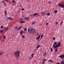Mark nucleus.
Here are the masks:
<instances>
[{
	"instance_id": "f257e3e1",
	"label": "nucleus",
	"mask_w": 64,
	"mask_h": 64,
	"mask_svg": "<svg viewBox=\"0 0 64 64\" xmlns=\"http://www.w3.org/2000/svg\"><path fill=\"white\" fill-rule=\"evenodd\" d=\"M28 34H33L35 31V30L33 28H29L28 30Z\"/></svg>"
},
{
	"instance_id": "f03ea898",
	"label": "nucleus",
	"mask_w": 64,
	"mask_h": 64,
	"mask_svg": "<svg viewBox=\"0 0 64 64\" xmlns=\"http://www.w3.org/2000/svg\"><path fill=\"white\" fill-rule=\"evenodd\" d=\"M20 54V52L19 51H18L17 50L14 53V54L15 57H17L18 58L19 57Z\"/></svg>"
},
{
	"instance_id": "7ed1b4c3",
	"label": "nucleus",
	"mask_w": 64,
	"mask_h": 64,
	"mask_svg": "<svg viewBox=\"0 0 64 64\" xmlns=\"http://www.w3.org/2000/svg\"><path fill=\"white\" fill-rule=\"evenodd\" d=\"M59 46H60L59 44H57L55 46V47H54V48H56L55 49V52H56L58 51V48H57V47H59Z\"/></svg>"
},
{
	"instance_id": "20e7f679",
	"label": "nucleus",
	"mask_w": 64,
	"mask_h": 64,
	"mask_svg": "<svg viewBox=\"0 0 64 64\" xmlns=\"http://www.w3.org/2000/svg\"><path fill=\"white\" fill-rule=\"evenodd\" d=\"M56 45H57V42H54V44L52 46V47L53 48H54V47H55V46H56Z\"/></svg>"
},
{
	"instance_id": "39448f33",
	"label": "nucleus",
	"mask_w": 64,
	"mask_h": 64,
	"mask_svg": "<svg viewBox=\"0 0 64 64\" xmlns=\"http://www.w3.org/2000/svg\"><path fill=\"white\" fill-rule=\"evenodd\" d=\"M59 57H60L61 59H62L64 58V54H62Z\"/></svg>"
},
{
	"instance_id": "423d86ee",
	"label": "nucleus",
	"mask_w": 64,
	"mask_h": 64,
	"mask_svg": "<svg viewBox=\"0 0 64 64\" xmlns=\"http://www.w3.org/2000/svg\"><path fill=\"white\" fill-rule=\"evenodd\" d=\"M39 14L38 13H35L34 14H31L30 15V16H32V15H33V16H36V15H38Z\"/></svg>"
},
{
	"instance_id": "0eeeda50",
	"label": "nucleus",
	"mask_w": 64,
	"mask_h": 64,
	"mask_svg": "<svg viewBox=\"0 0 64 64\" xmlns=\"http://www.w3.org/2000/svg\"><path fill=\"white\" fill-rule=\"evenodd\" d=\"M40 37H41V35L38 36L36 38V39L38 40L39 39H40Z\"/></svg>"
},
{
	"instance_id": "6e6552de",
	"label": "nucleus",
	"mask_w": 64,
	"mask_h": 64,
	"mask_svg": "<svg viewBox=\"0 0 64 64\" xmlns=\"http://www.w3.org/2000/svg\"><path fill=\"white\" fill-rule=\"evenodd\" d=\"M46 55H47L46 52H44L43 54V56L45 57V56Z\"/></svg>"
},
{
	"instance_id": "1a4fd4ad",
	"label": "nucleus",
	"mask_w": 64,
	"mask_h": 64,
	"mask_svg": "<svg viewBox=\"0 0 64 64\" xmlns=\"http://www.w3.org/2000/svg\"><path fill=\"white\" fill-rule=\"evenodd\" d=\"M9 29V28H8V27H7L6 28L4 29V30L5 31H7V30H8Z\"/></svg>"
},
{
	"instance_id": "9d476101",
	"label": "nucleus",
	"mask_w": 64,
	"mask_h": 64,
	"mask_svg": "<svg viewBox=\"0 0 64 64\" xmlns=\"http://www.w3.org/2000/svg\"><path fill=\"white\" fill-rule=\"evenodd\" d=\"M46 12H42V15H45L46 14Z\"/></svg>"
},
{
	"instance_id": "9b49d317",
	"label": "nucleus",
	"mask_w": 64,
	"mask_h": 64,
	"mask_svg": "<svg viewBox=\"0 0 64 64\" xmlns=\"http://www.w3.org/2000/svg\"><path fill=\"white\" fill-rule=\"evenodd\" d=\"M7 10H5V11H4V13H5L4 15H5V16H6V15H7Z\"/></svg>"
},
{
	"instance_id": "f8f14e48",
	"label": "nucleus",
	"mask_w": 64,
	"mask_h": 64,
	"mask_svg": "<svg viewBox=\"0 0 64 64\" xmlns=\"http://www.w3.org/2000/svg\"><path fill=\"white\" fill-rule=\"evenodd\" d=\"M20 34L21 35H22L23 34V32L22 31V30H21L20 31Z\"/></svg>"
},
{
	"instance_id": "ddd939ff",
	"label": "nucleus",
	"mask_w": 64,
	"mask_h": 64,
	"mask_svg": "<svg viewBox=\"0 0 64 64\" xmlns=\"http://www.w3.org/2000/svg\"><path fill=\"white\" fill-rule=\"evenodd\" d=\"M60 64H64V60L60 62Z\"/></svg>"
},
{
	"instance_id": "4468645a",
	"label": "nucleus",
	"mask_w": 64,
	"mask_h": 64,
	"mask_svg": "<svg viewBox=\"0 0 64 64\" xmlns=\"http://www.w3.org/2000/svg\"><path fill=\"white\" fill-rule=\"evenodd\" d=\"M58 45H60H60L61 44V42H58Z\"/></svg>"
},
{
	"instance_id": "2eb2a0df",
	"label": "nucleus",
	"mask_w": 64,
	"mask_h": 64,
	"mask_svg": "<svg viewBox=\"0 0 64 64\" xmlns=\"http://www.w3.org/2000/svg\"><path fill=\"white\" fill-rule=\"evenodd\" d=\"M25 20H29V18H28L27 17H26L24 18Z\"/></svg>"
},
{
	"instance_id": "dca6fc26",
	"label": "nucleus",
	"mask_w": 64,
	"mask_h": 64,
	"mask_svg": "<svg viewBox=\"0 0 64 64\" xmlns=\"http://www.w3.org/2000/svg\"><path fill=\"white\" fill-rule=\"evenodd\" d=\"M12 3H16V2L15 1V0H13L12 1Z\"/></svg>"
},
{
	"instance_id": "f3484780",
	"label": "nucleus",
	"mask_w": 64,
	"mask_h": 64,
	"mask_svg": "<svg viewBox=\"0 0 64 64\" xmlns=\"http://www.w3.org/2000/svg\"><path fill=\"white\" fill-rule=\"evenodd\" d=\"M24 22H25V21H22V20L20 22V23H24Z\"/></svg>"
},
{
	"instance_id": "a211bd4d",
	"label": "nucleus",
	"mask_w": 64,
	"mask_h": 64,
	"mask_svg": "<svg viewBox=\"0 0 64 64\" xmlns=\"http://www.w3.org/2000/svg\"><path fill=\"white\" fill-rule=\"evenodd\" d=\"M23 26H21L20 27H19L18 28V30H20V29H21L22 28V27Z\"/></svg>"
},
{
	"instance_id": "6ab92c4d",
	"label": "nucleus",
	"mask_w": 64,
	"mask_h": 64,
	"mask_svg": "<svg viewBox=\"0 0 64 64\" xmlns=\"http://www.w3.org/2000/svg\"><path fill=\"white\" fill-rule=\"evenodd\" d=\"M22 38L23 39V38H25V36L24 35H22Z\"/></svg>"
},
{
	"instance_id": "aec40b11",
	"label": "nucleus",
	"mask_w": 64,
	"mask_h": 64,
	"mask_svg": "<svg viewBox=\"0 0 64 64\" xmlns=\"http://www.w3.org/2000/svg\"><path fill=\"white\" fill-rule=\"evenodd\" d=\"M40 47V46H39V45H38V46L37 47V49H38V48H39Z\"/></svg>"
},
{
	"instance_id": "412c9836",
	"label": "nucleus",
	"mask_w": 64,
	"mask_h": 64,
	"mask_svg": "<svg viewBox=\"0 0 64 64\" xmlns=\"http://www.w3.org/2000/svg\"><path fill=\"white\" fill-rule=\"evenodd\" d=\"M35 24V22H32V25H34V24Z\"/></svg>"
},
{
	"instance_id": "4be33fe9",
	"label": "nucleus",
	"mask_w": 64,
	"mask_h": 64,
	"mask_svg": "<svg viewBox=\"0 0 64 64\" xmlns=\"http://www.w3.org/2000/svg\"><path fill=\"white\" fill-rule=\"evenodd\" d=\"M54 12L55 13H57V10H55L54 11Z\"/></svg>"
},
{
	"instance_id": "5701e85b",
	"label": "nucleus",
	"mask_w": 64,
	"mask_h": 64,
	"mask_svg": "<svg viewBox=\"0 0 64 64\" xmlns=\"http://www.w3.org/2000/svg\"><path fill=\"white\" fill-rule=\"evenodd\" d=\"M3 54V52H0V56L2 55V54Z\"/></svg>"
},
{
	"instance_id": "b1692460",
	"label": "nucleus",
	"mask_w": 64,
	"mask_h": 64,
	"mask_svg": "<svg viewBox=\"0 0 64 64\" xmlns=\"http://www.w3.org/2000/svg\"><path fill=\"white\" fill-rule=\"evenodd\" d=\"M59 6L60 7H61V6H62V4L60 3L59 4Z\"/></svg>"
},
{
	"instance_id": "393cba45",
	"label": "nucleus",
	"mask_w": 64,
	"mask_h": 64,
	"mask_svg": "<svg viewBox=\"0 0 64 64\" xmlns=\"http://www.w3.org/2000/svg\"><path fill=\"white\" fill-rule=\"evenodd\" d=\"M50 50L51 51H52V52H53V48H51Z\"/></svg>"
},
{
	"instance_id": "a878e982",
	"label": "nucleus",
	"mask_w": 64,
	"mask_h": 64,
	"mask_svg": "<svg viewBox=\"0 0 64 64\" xmlns=\"http://www.w3.org/2000/svg\"><path fill=\"white\" fill-rule=\"evenodd\" d=\"M48 62H52L53 63V61H52L51 60H48Z\"/></svg>"
},
{
	"instance_id": "bb28decb",
	"label": "nucleus",
	"mask_w": 64,
	"mask_h": 64,
	"mask_svg": "<svg viewBox=\"0 0 64 64\" xmlns=\"http://www.w3.org/2000/svg\"><path fill=\"white\" fill-rule=\"evenodd\" d=\"M3 38H4V39H5V38H6V36L5 35H4L3 36Z\"/></svg>"
},
{
	"instance_id": "cd10ccee",
	"label": "nucleus",
	"mask_w": 64,
	"mask_h": 64,
	"mask_svg": "<svg viewBox=\"0 0 64 64\" xmlns=\"http://www.w3.org/2000/svg\"><path fill=\"white\" fill-rule=\"evenodd\" d=\"M34 55V54H32L31 55V56L32 58H33V55Z\"/></svg>"
},
{
	"instance_id": "c85d7f7f",
	"label": "nucleus",
	"mask_w": 64,
	"mask_h": 64,
	"mask_svg": "<svg viewBox=\"0 0 64 64\" xmlns=\"http://www.w3.org/2000/svg\"><path fill=\"white\" fill-rule=\"evenodd\" d=\"M61 7L62 8H64V5H62L61 6Z\"/></svg>"
},
{
	"instance_id": "c756f323",
	"label": "nucleus",
	"mask_w": 64,
	"mask_h": 64,
	"mask_svg": "<svg viewBox=\"0 0 64 64\" xmlns=\"http://www.w3.org/2000/svg\"><path fill=\"white\" fill-rule=\"evenodd\" d=\"M55 37H53V38H52V40H55Z\"/></svg>"
},
{
	"instance_id": "7c9ffc66",
	"label": "nucleus",
	"mask_w": 64,
	"mask_h": 64,
	"mask_svg": "<svg viewBox=\"0 0 64 64\" xmlns=\"http://www.w3.org/2000/svg\"><path fill=\"white\" fill-rule=\"evenodd\" d=\"M3 32V30H0V33H2Z\"/></svg>"
},
{
	"instance_id": "2f4dec72",
	"label": "nucleus",
	"mask_w": 64,
	"mask_h": 64,
	"mask_svg": "<svg viewBox=\"0 0 64 64\" xmlns=\"http://www.w3.org/2000/svg\"><path fill=\"white\" fill-rule=\"evenodd\" d=\"M44 36V35H42L41 36H40V37L41 38H42V37H43Z\"/></svg>"
},
{
	"instance_id": "473e14b6",
	"label": "nucleus",
	"mask_w": 64,
	"mask_h": 64,
	"mask_svg": "<svg viewBox=\"0 0 64 64\" xmlns=\"http://www.w3.org/2000/svg\"><path fill=\"white\" fill-rule=\"evenodd\" d=\"M43 60L44 61H47V60H46L45 59H43Z\"/></svg>"
},
{
	"instance_id": "72a5a7b5",
	"label": "nucleus",
	"mask_w": 64,
	"mask_h": 64,
	"mask_svg": "<svg viewBox=\"0 0 64 64\" xmlns=\"http://www.w3.org/2000/svg\"><path fill=\"white\" fill-rule=\"evenodd\" d=\"M62 22H61L60 24V26H61V25H62Z\"/></svg>"
},
{
	"instance_id": "f704fd0d",
	"label": "nucleus",
	"mask_w": 64,
	"mask_h": 64,
	"mask_svg": "<svg viewBox=\"0 0 64 64\" xmlns=\"http://www.w3.org/2000/svg\"><path fill=\"white\" fill-rule=\"evenodd\" d=\"M10 17H8L7 18V19L8 20V19H10Z\"/></svg>"
},
{
	"instance_id": "c9c22d12",
	"label": "nucleus",
	"mask_w": 64,
	"mask_h": 64,
	"mask_svg": "<svg viewBox=\"0 0 64 64\" xmlns=\"http://www.w3.org/2000/svg\"><path fill=\"white\" fill-rule=\"evenodd\" d=\"M47 15L49 16V15H50V13H48L47 14Z\"/></svg>"
},
{
	"instance_id": "e433bc0d",
	"label": "nucleus",
	"mask_w": 64,
	"mask_h": 64,
	"mask_svg": "<svg viewBox=\"0 0 64 64\" xmlns=\"http://www.w3.org/2000/svg\"><path fill=\"white\" fill-rule=\"evenodd\" d=\"M12 19H13V18H12L11 17H10V20H12Z\"/></svg>"
},
{
	"instance_id": "4c0bfd02",
	"label": "nucleus",
	"mask_w": 64,
	"mask_h": 64,
	"mask_svg": "<svg viewBox=\"0 0 64 64\" xmlns=\"http://www.w3.org/2000/svg\"><path fill=\"white\" fill-rule=\"evenodd\" d=\"M24 31H27V28H25L24 29Z\"/></svg>"
},
{
	"instance_id": "58836bf2",
	"label": "nucleus",
	"mask_w": 64,
	"mask_h": 64,
	"mask_svg": "<svg viewBox=\"0 0 64 64\" xmlns=\"http://www.w3.org/2000/svg\"><path fill=\"white\" fill-rule=\"evenodd\" d=\"M56 25H57V24H58V22H56Z\"/></svg>"
},
{
	"instance_id": "ea45409f",
	"label": "nucleus",
	"mask_w": 64,
	"mask_h": 64,
	"mask_svg": "<svg viewBox=\"0 0 64 64\" xmlns=\"http://www.w3.org/2000/svg\"><path fill=\"white\" fill-rule=\"evenodd\" d=\"M4 6H6V4H5V3H4Z\"/></svg>"
},
{
	"instance_id": "a19ab883",
	"label": "nucleus",
	"mask_w": 64,
	"mask_h": 64,
	"mask_svg": "<svg viewBox=\"0 0 64 64\" xmlns=\"http://www.w3.org/2000/svg\"><path fill=\"white\" fill-rule=\"evenodd\" d=\"M1 28H3V26H1Z\"/></svg>"
},
{
	"instance_id": "79ce46f5",
	"label": "nucleus",
	"mask_w": 64,
	"mask_h": 64,
	"mask_svg": "<svg viewBox=\"0 0 64 64\" xmlns=\"http://www.w3.org/2000/svg\"><path fill=\"white\" fill-rule=\"evenodd\" d=\"M25 10V9H24V8H22V10Z\"/></svg>"
},
{
	"instance_id": "37998d69",
	"label": "nucleus",
	"mask_w": 64,
	"mask_h": 64,
	"mask_svg": "<svg viewBox=\"0 0 64 64\" xmlns=\"http://www.w3.org/2000/svg\"><path fill=\"white\" fill-rule=\"evenodd\" d=\"M15 28H16V29H17V26H16Z\"/></svg>"
},
{
	"instance_id": "c03bdc74",
	"label": "nucleus",
	"mask_w": 64,
	"mask_h": 64,
	"mask_svg": "<svg viewBox=\"0 0 64 64\" xmlns=\"http://www.w3.org/2000/svg\"><path fill=\"white\" fill-rule=\"evenodd\" d=\"M44 63V61H43L42 62V63Z\"/></svg>"
},
{
	"instance_id": "a18cd8bd",
	"label": "nucleus",
	"mask_w": 64,
	"mask_h": 64,
	"mask_svg": "<svg viewBox=\"0 0 64 64\" xmlns=\"http://www.w3.org/2000/svg\"><path fill=\"white\" fill-rule=\"evenodd\" d=\"M36 34L37 35H39V33H37Z\"/></svg>"
},
{
	"instance_id": "49530a36",
	"label": "nucleus",
	"mask_w": 64,
	"mask_h": 64,
	"mask_svg": "<svg viewBox=\"0 0 64 64\" xmlns=\"http://www.w3.org/2000/svg\"><path fill=\"white\" fill-rule=\"evenodd\" d=\"M22 18H21L20 19V21H22Z\"/></svg>"
},
{
	"instance_id": "de8ad7c7",
	"label": "nucleus",
	"mask_w": 64,
	"mask_h": 64,
	"mask_svg": "<svg viewBox=\"0 0 64 64\" xmlns=\"http://www.w3.org/2000/svg\"><path fill=\"white\" fill-rule=\"evenodd\" d=\"M48 23H47L46 24V25H48Z\"/></svg>"
},
{
	"instance_id": "09e8293b",
	"label": "nucleus",
	"mask_w": 64,
	"mask_h": 64,
	"mask_svg": "<svg viewBox=\"0 0 64 64\" xmlns=\"http://www.w3.org/2000/svg\"><path fill=\"white\" fill-rule=\"evenodd\" d=\"M4 1H9V0H4Z\"/></svg>"
},
{
	"instance_id": "8fccbe9b",
	"label": "nucleus",
	"mask_w": 64,
	"mask_h": 64,
	"mask_svg": "<svg viewBox=\"0 0 64 64\" xmlns=\"http://www.w3.org/2000/svg\"><path fill=\"white\" fill-rule=\"evenodd\" d=\"M25 15H24L23 16H22V17H25Z\"/></svg>"
},
{
	"instance_id": "3c124183",
	"label": "nucleus",
	"mask_w": 64,
	"mask_h": 64,
	"mask_svg": "<svg viewBox=\"0 0 64 64\" xmlns=\"http://www.w3.org/2000/svg\"><path fill=\"white\" fill-rule=\"evenodd\" d=\"M43 50V49L42 48L41 50V51H42Z\"/></svg>"
},
{
	"instance_id": "603ef678",
	"label": "nucleus",
	"mask_w": 64,
	"mask_h": 64,
	"mask_svg": "<svg viewBox=\"0 0 64 64\" xmlns=\"http://www.w3.org/2000/svg\"><path fill=\"white\" fill-rule=\"evenodd\" d=\"M60 64V62H59L58 63L56 64Z\"/></svg>"
},
{
	"instance_id": "864d4df0",
	"label": "nucleus",
	"mask_w": 64,
	"mask_h": 64,
	"mask_svg": "<svg viewBox=\"0 0 64 64\" xmlns=\"http://www.w3.org/2000/svg\"><path fill=\"white\" fill-rule=\"evenodd\" d=\"M2 3H4V1H2Z\"/></svg>"
},
{
	"instance_id": "5fc2aeb1",
	"label": "nucleus",
	"mask_w": 64,
	"mask_h": 64,
	"mask_svg": "<svg viewBox=\"0 0 64 64\" xmlns=\"http://www.w3.org/2000/svg\"><path fill=\"white\" fill-rule=\"evenodd\" d=\"M31 56H30V58H29V59H31Z\"/></svg>"
},
{
	"instance_id": "6e6d98bb",
	"label": "nucleus",
	"mask_w": 64,
	"mask_h": 64,
	"mask_svg": "<svg viewBox=\"0 0 64 64\" xmlns=\"http://www.w3.org/2000/svg\"><path fill=\"white\" fill-rule=\"evenodd\" d=\"M25 31H24V32H23L24 33H25Z\"/></svg>"
},
{
	"instance_id": "4d7b16f0",
	"label": "nucleus",
	"mask_w": 64,
	"mask_h": 64,
	"mask_svg": "<svg viewBox=\"0 0 64 64\" xmlns=\"http://www.w3.org/2000/svg\"><path fill=\"white\" fill-rule=\"evenodd\" d=\"M51 3V2H49V3H50V4Z\"/></svg>"
},
{
	"instance_id": "13d9d810",
	"label": "nucleus",
	"mask_w": 64,
	"mask_h": 64,
	"mask_svg": "<svg viewBox=\"0 0 64 64\" xmlns=\"http://www.w3.org/2000/svg\"><path fill=\"white\" fill-rule=\"evenodd\" d=\"M64 4H62V5H64Z\"/></svg>"
},
{
	"instance_id": "bf43d9fd",
	"label": "nucleus",
	"mask_w": 64,
	"mask_h": 64,
	"mask_svg": "<svg viewBox=\"0 0 64 64\" xmlns=\"http://www.w3.org/2000/svg\"><path fill=\"white\" fill-rule=\"evenodd\" d=\"M36 31H35L34 32L35 33H36Z\"/></svg>"
},
{
	"instance_id": "052dcab7",
	"label": "nucleus",
	"mask_w": 64,
	"mask_h": 64,
	"mask_svg": "<svg viewBox=\"0 0 64 64\" xmlns=\"http://www.w3.org/2000/svg\"><path fill=\"white\" fill-rule=\"evenodd\" d=\"M32 57L30 58V59H32Z\"/></svg>"
},
{
	"instance_id": "680f3d73",
	"label": "nucleus",
	"mask_w": 64,
	"mask_h": 64,
	"mask_svg": "<svg viewBox=\"0 0 64 64\" xmlns=\"http://www.w3.org/2000/svg\"><path fill=\"white\" fill-rule=\"evenodd\" d=\"M40 25H41V24H40Z\"/></svg>"
},
{
	"instance_id": "e2e57ef3",
	"label": "nucleus",
	"mask_w": 64,
	"mask_h": 64,
	"mask_svg": "<svg viewBox=\"0 0 64 64\" xmlns=\"http://www.w3.org/2000/svg\"><path fill=\"white\" fill-rule=\"evenodd\" d=\"M1 38V37H0V40L1 39V38Z\"/></svg>"
},
{
	"instance_id": "0e129e2a",
	"label": "nucleus",
	"mask_w": 64,
	"mask_h": 64,
	"mask_svg": "<svg viewBox=\"0 0 64 64\" xmlns=\"http://www.w3.org/2000/svg\"><path fill=\"white\" fill-rule=\"evenodd\" d=\"M42 64H44V63H42Z\"/></svg>"
},
{
	"instance_id": "69168bd1",
	"label": "nucleus",
	"mask_w": 64,
	"mask_h": 64,
	"mask_svg": "<svg viewBox=\"0 0 64 64\" xmlns=\"http://www.w3.org/2000/svg\"><path fill=\"white\" fill-rule=\"evenodd\" d=\"M8 24H10V23H8Z\"/></svg>"
},
{
	"instance_id": "338daca9",
	"label": "nucleus",
	"mask_w": 64,
	"mask_h": 64,
	"mask_svg": "<svg viewBox=\"0 0 64 64\" xmlns=\"http://www.w3.org/2000/svg\"><path fill=\"white\" fill-rule=\"evenodd\" d=\"M29 60H30V59H29Z\"/></svg>"
}]
</instances>
